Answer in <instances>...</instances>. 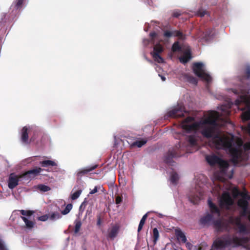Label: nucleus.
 I'll use <instances>...</instances> for the list:
<instances>
[{
  "instance_id": "5fc2aeb1",
  "label": "nucleus",
  "mask_w": 250,
  "mask_h": 250,
  "mask_svg": "<svg viewBox=\"0 0 250 250\" xmlns=\"http://www.w3.org/2000/svg\"><path fill=\"white\" fill-rule=\"evenodd\" d=\"M206 13V11H201L198 12V15L200 17H204Z\"/></svg>"
},
{
  "instance_id": "c9c22d12",
  "label": "nucleus",
  "mask_w": 250,
  "mask_h": 250,
  "mask_svg": "<svg viewBox=\"0 0 250 250\" xmlns=\"http://www.w3.org/2000/svg\"><path fill=\"white\" fill-rule=\"evenodd\" d=\"M72 208V205L71 204H68L65 207L64 209L62 211V214L63 215H66L68 214Z\"/></svg>"
},
{
  "instance_id": "f704fd0d",
  "label": "nucleus",
  "mask_w": 250,
  "mask_h": 250,
  "mask_svg": "<svg viewBox=\"0 0 250 250\" xmlns=\"http://www.w3.org/2000/svg\"><path fill=\"white\" fill-rule=\"evenodd\" d=\"M37 188L43 192L48 191L50 190L51 189L49 187L42 184L38 185L37 186Z\"/></svg>"
},
{
  "instance_id": "6e6552de",
  "label": "nucleus",
  "mask_w": 250,
  "mask_h": 250,
  "mask_svg": "<svg viewBox=\"0 0 250 250\" xmlns=\"http://www.w3.org/2000/svg\"><path fill=\"white\" fill-rule=\"evenodd\" d=\"M42 169L40 167H36L32 169L28 170L21 175L20 177H23L24 179H27V180L31 178H34L35 176L38 175Z\"/></svg>"
},
{
  "instance_id": "13d9d810",
  "label": "nucleus",
  "mask_w": 250,
  "mask_h": 250,
  "mask_svg": "<svg viewBox=\"0 0 250 250\" xmlns=\"http://www.w3.org/2000/svg\"><path fill=\"white\" fill-rule=\"evenodd\" d=\"M85 205H86V204L85 203V202H83L80 207V210L82 209L83 208V209H84Z\"/></svg>"
},
{
  "instance_id": "052dcab7",
  "label": "nucleus",
  "mask_w": 250,
  "mask_h": 250,
  "mask_svg": "<svg viewBox=\"0 0 250 250\" xmlns=\"http://www.w3.org/2000/svg\"><path fill=\"white\" fill-rule=\"evenodd\" d=\"M159 76L161 77V79H162V80L163 81H166V78L164 76L160 75H159Z\"/></svg>"
},
{
  "instance_id": "dca6fc26",
  "label": "nucleus",
  "mask_w": 250,
  "mask_h": 250,
  "mask_svg": "<svg viewBox=\"0 0 250 250\" xmlns=\"http://www.w3.org/2000/svg\"><path fill=\"white\" fill-rule=\"evenodd\" d=\"M227 239L230 242L229 245L233 244L236 246L241 245L242 243L247 240L246 238H239L236 236L233 237L232 238H228Z\"/></svg>"
},
{
  "instance_id": "72a5a7b5",
  "label": "nucleus",
  "mask_w": 250,
  "mask_h": 250,
  "mask_svg": "<svg viewBox=\"0 0 250 250\" xmlns=\"http://www.w3.org/2000/svg\"><path fill=\"white\" fill-rule=\"evenodd\" d=\"M19 211L23 216H31L34 213V211L30 210H20Z\"/></svg>"
},
{
  "instance_id": "864d4df0",
  "label": "nucleus",
  "mask_w": 250,
  "mask_h": 250,
  "mask_svg": "<svg viewBox=\"0 0 250 250\" xmlns=\"http://www.w3.org/2000/svg\"><path fill=\"white\" fill-rule=\"evenodd\" d=\"M180 15L181 14L179 12H173L172 16L174 17L178 18Z\"/></svg>"
},
{
  "instance_id": "603ef678",
  "label": "nucleus",
  "mask_w": 250,
  "mask_h": 250,
  "mask_svg": "<svg viewBox=\"0 0 250 250\" xmlns=\"http://www.w3.org/2000/svg\"><path fill=\"white\" fill-rule=\"evenodd\" d=\"M98 191V188L97 187H95V188H94L93 189H92L90 192L89 193L90 194H93L96 192H97Z\"/></svg>"
},
{
  "instance_id": "58836bf2",
  "label": "nucleus",
  "mask_w": 250,
  "mask_h": 250,
  "mask_svg": "<svg viewBox=\"0 0 250 250\" xmlns=\"http://www.w3.org/2000/svg\"><path fill=\"white\" fill-rule=\"evenodd\" d=\"M242 119L244 121L250 120V111L244 112L242 114Z\"/></svg>"
},
{
  "instance_id": "aec40b11",
  "label": "nucleus",
  "mask_w": 250,
  "mask_h": 250,
  "mask_svg": "<svg viewBox=\"0 0 250 250\" xmlns=\"http://www.w3.org/2000/svg\"><path fill=\"white\" fill-rule=\"evenodd\" d=\"M208 206L210 208V211L212 213H216L218 216L220 215V210L219 208L214 204L213 203L211 200H208Z\"/></svg>"
},
{
  "instance_id": "a211bd4d",
  "label": "nucleus",
  "mask_w": 250,
  "mask_h": 250,
  "mask_svg": "<svg viewBox=\"0 0 250 250\" xmlns=\"http://www.w3.org/2000/svg\"><path fill=\"white\" fill-rule=\"evenodd\" d=\"M28 129L24 126L21 129V140L24 144H28Z\"/></svg>"
},
{
  "instance_id": "4c0bfd02",
  "label": "nucleus",
  "mask_w": 250,
  "mask_h": 250,
  "mask_svg": "<svg viewBox=\"0 0 250 250\" xmlns=\"http://www.w3.org/2000/svg\"><path fill=\"white\" fill-rule=\"evenodd\" d=\"M75 233H77L80 229V228L82 226V223L80 220H76L75 222Z\"/></svg>"
},
{
  "instance_id": "bf43d9fd",
  "label": "nucleus",
  "mask_w": 250,
  "mask_h": 250,
  "mask_svg": "<svg viewBox=\"0 0 250 250\" xmlns=\"http://www.w3.org/2000/svg\"><path fill=\"white\" fill-rule=\"evenodd\" d=\"M101 223L100 217H99L98 221H97V225H100Z\"/></svg>"
},
{
  "instance_id": "6ab92c4d",
  "label": "nucleus",
  "mask_w": 250,
  "mask_h": 250,
  "mask_svg": "<svg viewBox=\"0 0 250 250\" xmlns=\"http://www.w3.org/2000/svg\"><path fill=\"white\" fill-rule=\"evenodd\" d=\"M217 165L219 166L221 171L223 173H225L229 167V163L226 161L224 160L221 158H220V160Z\"/></svg>"
},
{
  "instance_id": "c756f323",
  "label": "nucleus",
  "mask_w": 250,
  "mask_h": 250,
  "mask_svg": "<svg viewBox=\"0 0 250 250\" xmlns=\"http://www.w3.org/2000/svg\"><path fill=\"white\" fill-rule=\"evenodd\" d=\"M48 215L49 216V219L52 221L60 219L62 217L61 215L58 212H53Z\"/></svg>"
},
{
  "instance_id": "4d7b16f0",
  "label": "nucleus",
  "mask_w": 250,
  "mask_h": 250,
  "mask_svg": "<svg viewBox=\"0 0 250 250\" xmlns=\"http://www.w3.org/2000/svg\"><path fill=\"white\" fill-rule=\"evenodd\" d=\"M193 250H203L202 247L199 246H195Z\"/></svg>"
},
{
  "instance_id": "412c9836",
  "label": "nucleus",
  "mask_w": 250,
  "mask_h": 250,
  "mask_svg": "<svg viewBox=\"0 0 250 250\" xmlns=\"http://www.w3.org/2000/svg\"><path fill=\"white\" fill-rule=\"evenodd\" d=\"M213 224L214 228L218 231L222 230L224 227V223L220 219L213 220Z\"/></svg>"
},
{
  "instance_id": "f257e3e1",
  "label": "nucleus",
  "mask_w": 250,
  "mask_h": 250,
  "mask_svg": "<svg viewBox=\"0 0 250 250\" xmlns=\"http://www.w3.org/2000/svg\"><path fill=\"white\" fill-rule=\"evenodd\" d=\"M218 113L217 111H212L205 119L190 124L194 121L192 117H188L181 123L182 128L187 133L194 132V133L186 137L188 147H197L198 138L196 131L201 129L203 136L207 139H211L212 143L217 149L228 150L231 157L230 161L237 165L243 159V151L239 148L233 147L231 140L225 136H222L217 132L218 124L217 119Z\"/></svg>"
},
{
  "instance_id": "680f3d73",
  "label": "nucleus",
  "mask_w": 250,
  "mask_h": 250,
  "mask_svg": "<svg viewBox=\"0 0 250 250\" xmlns=\"http://www.w3.org/2000/svg\"><path fill=\"white\" fill-rule=\"evenodd\" d=\"M248 218L249 219V220L250 221V210H248Z\"/></svg>"
},
{
  "instance_id": "5701e85b",
  "label": "nucleus",
  "mask_w": 250,
  "mask_h": 250,
  "mask_svg": "<svg viewBox=\"0 0 250 250\" xmlns=\"http://www.w3.org/2000/svg\"><path fill=\"white\" fill-rule=\"evenodd\" d=\"M204 38L206 41H208L214 35V31L212 29H208L204 32Z\"/></svg>"
},
{
  "instance_id": "b1692460",
  "label": "nucleus",
  "mask_w": 250,
  "mask_h": 250,
  "mask_svg": "<svg viewBox=\"0 0 250 250\" xmlns=\"http://www.w3.org/2000/svg\"><path fill=\"white\" fill-rule=\"evenodd\" d=\"M186 36V35L180 30H174V37H177L179 40H185Z\"/></svg>"
},
{
  "instance_id": "2f4dec72",
  "label": "nucleus",
  "mask_w": 250,
  "mask_h": 250,
  "mask_svg": "<svg viewBox=\"0 0 250 250\" xmlns=\"http://www.w3.org/2000/svg\"><path fill=\"white\" fill-rule=\"evenodd\" d=\"M146 143V140H142L140 141H136L134 142L131 145V147H135L137 146L138 147H141L143 145H144Z\"/></svg>"
},
{
  "instance_id": "393cba45",
  "label": "nucleus",
  "mask_w": 250,
  "mask_h": 250,
  "mask_svg": "<svg viewBox=\"0 0 250 250\" xmlns=\"http://www.w3.org/2000/svg\"><path fill=\"white\" fill-rule=\"evenodd\" d=\"M241 217V216L240 215V216H237L235 217H230L229 218V222L230 224L238 226L242 223Z\"/></svg>"
},
{
  "instance_id": "4be33fe9",
  "label": "nucleus",
  "mask_w": 250,
  "mask_h": 250,
  "mask_svg": "<svg viewBox=\"0 0 250 250\" xmlns=\"http://www.w3.org/2000/svg\"><path fill=\"white\" fill-rule=\"evenodd\" d=\"M176 236L178 240H181L184 243H186L187 238L181 230L177 229L176 230Z\"/></svg>"
},
{
  "instance_id": "c85d7f7f",
  "label": "nucleus",
  "mask_w": 250,
  "mask_h": 250,
  "mask_svg": "<svg viewBox=\"0 0 250 250\" xmlns=\"http://www.w3.org/2000/svg\"><path fill=\"white\" fill-rule=\"evenodd\" d=\"M159 238V232L157 228H154L153 229V242L154 245L157 243V241Z\"/></svg>"
},
{
  "instance_id": "c03bdc74",
  "label": "nucleus",
  "mask_w": 250,
  "mask_h": 250,
  "mask_svg": "<svg viewBox=\"0 0 250 250\" xmlns=\"http://www.w3.org/2000/svg\"><path fill=\"white\" fill-rule=\"evenodd\" d=\"M188 80L190 83H191L193 84H197L198 81H197V79L193 76H189L188 78Z\"/></svg>"
},
{
  "instance_id": "1a4fd4ad",
  "label": "nucleus",
  "mask_w": 250,
  "mask_h": 250,
  "mask_svg": "<svg viewBox=\"0 0 250 250\" xmlns=\"http://www.w3.org/2000/svg\"><path fill=\"white\" fill-rule=\"evenodd\" d=\"M20 175H15L13 174H10L9 180H8V187L10 189H13L18 185V182L21 179H23V177H20Z\"/></svg>"
},
{
  "instance_id": "6e6d98bb",
  "label": "nucleus",
  "mask_w": 250,
  "mask_h": 250,
  "mask_svg": "<svg viewBox=\"0 0 250 250\" xmlns=\"http://www.w3.org/2000/svg\"><path fill=\"white\" fill-rule=\"evenodd\" d=\"M1 250H8L4 244L1 241Z\"/></svg>"
},
{
  "instance_id": "49530a36",
  "label": "nucleus",
  "mask_w": 250,
  "mask_h": 250,
  "mask_svg": "<svg viewBox=\"0 0 250 250\" xmlns=\"http://www.w3.org/2000/svg\"><path fill=\"white\" fill-rule=\"evenodd\" d=\"M242 129L250 136V123L248 124L246 126L243 127Z\"/></svg>"
},
{
  "instance_id": "39448f33",
  "label": "nucleus",
  "mask_w": 250,
  "mask_h": 250,
  "mask_svg": "<svg viewBox=\"0 0 250 250\" xmlns=\"http://www.w3.org/2000/svg\"><path fill=\"white\" fill-rule=\"evenodd\" d=\"M187 112L183 104H178L177 106L167 112V115L172 118H181L184 116Z\"/></svg>"
},
{
  "instance_id": "3c124183",
  "label": "nucleus",
  "mask_w": 250,
  "mask_h": 250,
  "mask_svg": "<svg viewBox=\"0 0 250 250\" xmlns=\"http://www.w3.org/2000/svg\"><path fill=\"white\" fill-rule=\"evenodd\" d=\"M149 36L151 37V39L153 40L157 36V33L155 32H151L149 34Z\"/></svg>"
},
{
  "instance_id": "a19ab883",
  "label": "nucleus",
  "mask_w": 250,
  "mask_h": 250,
  "mask_svg": "<svg viewBox=\"0 0 250 250\" xmlns=\"http://www.w3.org/2000/svg\"><path fill=\"white\" fill-rule=\"evenodd\" d=\"M245 77L248 80L250 79V65H247L245 69Z\"/></svg>"
},
{
  "instance_id": "2eb2a0df",
  "label": "nucleus",
  "mask_w": 250,
  "mask_h": 250,
  "mask_svg": "<svg viewBox=\"0 0 250 250\" xmlns=\"http://www.w3.org/2000/svg\"><path fill=\"white\" fill-rule=\"evenodd\" d=\"M119 231V227L117 225L113 226L111 229H108L107 237L111 239H114L118 235Z\"/></svg>"
},
{
  "instance_id": "bb28decb",
  "label": "nucleus",
  "mask_w": 250,
  "mask_h": 250,
  "mask_svg": "<svg viewBox=\"0 0 250 250\" xmlns=\"http://www.w3.org/2000/svg\"><path fill=\"white\" fill-rule=\"evenodd\" d=\"M40 164L42 167H46L48 166L54 167L57 166L56 162L51 160H44L40 162Z\"/></svg>"
},
{
  "instance_id": "a878e982",
  "label": "nucleus",
  "mask_w": 250,
  "mask_h": 250,
  "mask_svg": "<svg viewBox=\"0 0 250 250\" xmlns=\"http://www.w3.org/2000/svg\"><path fill=\"white\" fill-rule=\"evenodd\" d=\"M77 188V191L71 194V198L73 200H75L78 198L82 192V189L81 188L79 187V186H77L74 187V188Z\"/></svg>"
},
{
  "instance_id": "ea45409f",
  "label": "nucleus",
  "mask_w": 250,
  "mask_h": 250,
  "mask_svg": "<svg viewBox=\"0 0 250 250\" xmlns=\"http://www.w3.org/2000/svg\"><path fill=\"white\" fill-rule=\"evenodd\" d=\"M237 227L240 233H246L247 232V229L245 225L241 223Z\"/></svg>"
},
{
  "instance_id": "79ce46f5",
  "label": "nucleus",
  "mask_w": 250,
  "mask_h": 250,
  "mask_svg": "<svg viewBox=\"0 0 250 250\" xmlns=\"http://www.w3.org/2000/svg\"><path fill=\"white\" fill-rule=\"evenodd\" d=\"M24 0H15V8L17 9H21L22 7Z\"/></svg>"
},
{
  "instance_id": "de8ad7c7",
  "label": "nucleus",
  "mask_w": 250,
  "mask_h": 250,
  "mask_svg": "<svg viewBox=\"0 0 250 250\" xmlns=\"http://www.w3.org/2000/svg\"><path fill=\"white\" fill-rule=\"evenodd\" d=\"M187 248H188L189 250H193L194 249V247H195V246H193L192 244H191L189 242H187L185 243Z\"/></svg>"
},
{
  "instance_id": "cd10ccee",
  "label": "nucleus",
  "mask_w": 250,
  "mask_h": 250,
  "mask_svg": "<svg viewBox=\"0 0 250 250\" xmlns=\"http://www.w3.org/2000/svg\"><path fill=\"white\" fill-rule=\"evenodd\" d=\"M21 218L24 222L26 227L28 229H31L33 228L35 223L33 221L28 220L24 216H21Z\"/></svg>"
},
{
  "instance_id": "f3484780",
  "label": "nucleus",
  "mask_w": 250,
  "mask_h": 250,
  "mask_svg": "<svg viewBox=\"0 0 250 250\" xmlns=\"http://www.w3.org/2000/svg\"><path fill=\"white\" fill-rule=\"evenodd\" d=\"M213 221V216L211 214L208 213L202 217L200 220V223L202 225H206L210 224Z\"/></svg>"
},
{
  "instance_id": "9b49d317",
  "label": "nucleus",
  "mask_w": 250,
  "mask_h": 250,
  "mask_svg": "<svg viewBox=\"0 0 250 250\" xmlns=\"http://www.w3.org/2000/svg\"><path fill=\"white\" fill-rule=\"evenodd\" d=\"M97 167H98L97 165H95L92 167H86L83 169L80 170L78 172V173L77 174L78 180H81L82 177L83 175L87 174L88 172L96 169Z\"/></svg>"
},
{
  "instance_id": "f03ea898",
  "label": "nucleus",
  "mask_w": 250,
  "mask_h": 250,
  "mask_svg": "<svg viewBox=\"0 0 250 250\" xmlns=\"http://www.w3.org/2000/svg\"><path fill=\"white\" fill-rule=\"evenodd\" d=\"M185 151L188 152V148H184V146H182L181 144H179L172 148L169 149L168 151L165 154L164 160L166 163L170 165H173L172 164L174 162L173 159L182 156L184 155ZM189 152H191L189 151Z\"/></svg>"
},
{
  "instance_id": "f8f14e48",
  "label": "nucleus",
  "mask_w": 250,
  "mask_h": 250,
  "mask_svg": "<svg viewBox=\"0 0 250 250\" xmlns=\"http://www.w3.org/2000/svg\"><path fill=\"white\" fill-rule=\"evenodd\" d=\"M191 53L189 47L187 48L183 56L179 58L181 62L185 64L191 59Z\"/></svg>"
},
{
  "instance_id": "7c9ffc66",
  "label": "nucleus",
  "mask_w": 250,
  "mask_h": 250,
  "mask_svg": "<svg viewBox=\"0 0 250 250\" xmlns=\"http://www.w3.org/2000/svg\"><path fill=\"white\" fill-rule=\"evenodd\" d=\"M182 47L178 41L175 42L172 45L171 50L173 52L181 51Z\"/></svg>"
},
{
  "instance_id": "423d86ee",
  "label": "nucleus",
  "mask_w": 250,
  "mask_h": 250,
  "mask_svg": "<svg viewBox=\"0 0 250 250\" xmlns=\"http://www.w3.org/2000/svg\"><path fill=\"white\" fill-rule=\"evenodd\" d=\"M233 200L229 194L228 192L224 193L219 201V205L221 208H229V206L232 205Z\"/></svg>"
},
{
  "instance_id": "9d476101",
  "label": "nucleus",
  "mask_w": 250,
  "mask_h": 250,
  "mask_svg": "<svg viewBox=\"0 0 250 250\" xmlns=\"http://www.w3.org/2000/svg\"><path fill=\"white\" fill-rule=\"evenodd\" d=\"M229 241L228 239H217L215 240L211 248L214 249H222L229 245Z\"/></svg>"
},
{
  "instance_id": "8fccbe9b",
  "label": "nucleus",
  "mask_w": 250,
  "mask_h": 250,
  "mask_svg": "<svg viewBox=\"0 0 250 250\" xmlns=\"http://www.w3.org/2000/svg\"><path fill=\"white\" fill-rule=\"evenodd\" d=\"M244 147L245 150H250V142L245 143Z\"/></svg>"
},
{
  "instance_id": "09e8293b",
  "label": "nucleus",
  "mask_w": 250,
  "mask_h": 250,
  "mask_svg": "<svg viewBox=\"0 0 250 250\" xmlns=\"http://www.w3.org/2000/svg\"><path fill=\"white\" fill-rule=\"evenodd\" d=\"M122 202V198L121 196H118L116 197L115 203L116 204H119Z\"/></svg>"
},
{
  "instance_id": "ddd939ff",
  "label": "nucleus",
  "mask_w": 250,
  "mask_h": 250,
  "mask_svg": "<svg viewBox=\"0 0 250 250\" xmlns=\"http://www.w3.org/2000/svg\"><path fill=\"white\" fill-rule=\"evenodd\" d=\"M203 194L202 192L199 191L198 193L190 194L188 196L189 201L193 204H197L201 200Z\"/></svg>"
},
{
  "instance_id": "37998d69",
  "label": "nucleus",
  "mask_w": 250,
  "mask_h": 250,
  "mask_svg": "<svg viewBox=\"0 0 250 250\" xmlns=\"http://www.w3.org/2000/svg\"><path fill=\"white\" fill-rule=\"evenodd\" d=\"M164 36L167 38H170L172 36L174 37V30L170 31L166 30L164 32Z\"/></svg>"
},
{
  "instance_id": "7ed1b4c3",
  "label": "nucleus",
  "mask_w": 250,
  "mask_h": 250,
  "mask_svg": "<svg viewBox=\"0 0 250 250\" xmlns=\"http://www.w3.org/2000/svg\"><path fill=\"white\" fill-rule=\"evenodd\" d=\"M204 64L202 62H195L193 64L192 69L194 74L198 77L203 79L208 83H210L212 78L203 70Z\"/></svg>"
},
{
  "instance_id": "20e7f679",
  "label": "nucleus",
  "mask_w": 250,
  "mask_h": 250,
  "mask_svg": "<svg viewBox=\"0 0 250 250\" xmlns=\"http://www.w3.org/2000/svg\"><path fill=\"white\" fill-rule=\"evenodd\" d=\"M242 198L240 199L238 202V206L242 209L240 212V215L241 217H246L248 213L249 202L248 200H250V196L247 194H244L242 195Z\"/></svg>"
},
{
  "instance_id": "e433bc0d",
  "label": "nucleus",
  "mask_w": 250,
  "mask_h": 250,
  "mask_svg": "<svg viewBox=\"0 0 250 250\" xmlns=\"http://www.w3.org/2000/svg\"><path fill=\"white\" fill-rule=\"evenodd\" d=\"M179 179V176L177 173L173 172L172 173L170 177V180L173 184H176Z\"/></svg>"
},
{
  "instance_id": "4468645a",
  "label": "nucleus",
  "mask_w": 250,
  "mask_h": 250,
  "mask_svg": "<svg viewBox=\"0 0 250 250\" xmlns=\"http://www.w3.org/2000/svg\"><path fill=\"white\" fill-rule=\"evenodd\" d=\"M220 158H221L215 155H208L206 157L207 161L211 166H214L215 165H217L220 160Z\"/></svg>"
},
{
  "instance_id": "e2e57ef3",
  "label": "nucleus",
  "mask_w": 250,
  "mask_h": 250,
  "mask_svg": "<svg viewBox=\"0 0 250 250\" xmlns=\"http://www.w3.org/2000/svg\"><path fill=\"white\" fill-rule=\"evenodd\" d=\"M233 170H232V174H233Z\"/></svg>"
},
{
  "instance_id": "0e129e2a",
  "label": "nucleus",
  "mask_w": 250,
  "mask_h": 250,
  "mask_svg": "<svg viewBox=\"0 0 250 250\" xmlns=\"http://www.w3.org/2000/svg\"><path fill=\"white\" fill-rule=\"evenodd\" d=\"M212 249H213V248H212V249H210V250H213Z\"/></svg>"
},
{
  "instance_id": "0eeeda50",
  "label": "nucleus",
  "mask_w": 250,
  "mask_h": 250,
  "mask_svg": "<svg viewBox=\"0 0 250 250\" xmlns=\"http://www.w3.org/2000/svg\"><path fill=\"white\" fill-rule=\"evenodd\" d=\"M164 51V49L161 44L158 43L153 47V52L152 53V57L155 62L158 63H163L164 62L163 58L160 55Z\"/></svg>"
},
{
  "instance_id": "473e14b6",
  "label": "nucleus",
  "mask_w": 250,
  "mask_h": 250,
  "mask_svg": "<svg viewBox=\"0 0 250 250\" xmlns=\"http://www.w3.org/2000/svg\"><path fill=\"white\" fill-rule=\"evenodd\" d=\"M147 216H148L147 213H146L143 216V217L141 219L140 223L139 224L138 228V232H139L142 230V229L145 223L146 220L147 219Z\"/></svg>"
},
{
  "instance_id": "a18cd8bd",
  "label": "nucleus",
  "mask_w": 250,
  "mask_h": 250,
  "mask_svg": "<svg viewBox=\"0 0 250 250\" xmlns=\"http://www.w3.org/2000/svg\"><path fill=\"white\" fill-rule=\"evenodd\" d=\"M49 218L47 214L43 215L38 217V220L42 221H45Z\"/></svg>"
}]
</instances>
